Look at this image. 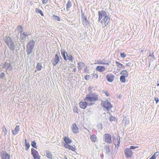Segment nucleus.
I'll list each match as a JSON object with an SVG mask.
<instances>
[{"label": "nucleus", "instance_id": "nucleus-1", "mask_svg": "<svg viewBox=\"0 0 159 159\" xmlns=\"http://www.w3.org/2000/svg\"><path fill=\"white\" fill-rule=\"evenodd\" d=\"M98 98L97 95L95 94H87L84 99V101L86 102L88 105H92L94 103Z\"/></svg>", "mask_w": 159, "mask_h": 159}, {"label": "nucleus", "instance_id": "nucleus-2", "mask_svg": "<svg viewBox=\"0 0 159 159\" xmlns=\"http://www.w3.org/2000/svg\"><path fill=\"white\" fill-rule=\"evenodd\" d=\"M3 39L9 48L11 50L14 51L15 50L16 45L11 38L9 36H6L3 38Z\"/></svg>", "mask_w": 159, "mask_h": 159}, {"label": "nucleus", "instance_id": "nucleus-3", "mask_svg": "<svg viewBox=\"0 0 159 159\" xmlns=\"http://www.w3.org/2000/svg\"><path fill=\"white\" fill-rule=\"evenodd\" d=\"M34 42L33 40H30L26 46V52L28 55L30 54L32 52L34 48Z\"/></svg>", "mask_w": 159, "mask_h": 159}, {"label": "nucleus", "instance_id": "nucleus-4", "mask_svg": "<svg viewBox=\"0 0 159 159\" xmlns=\"http://www.w3.org/2000/svg\"><path fill=\"white\" fill-rule=\"evenodd\" d=\"M110 20V18L108 16L105 17L101 21V23L103 27H105L108 25Z\"/></svg>", "mask_w": 159, "mask_h": 159}, {"label": "nucleus", "instance_id": "nucleus-5", "mask_svg": "<svg viewBox=\"0 0 159 159\" xmlns=\"http://www.w3.org/2000/svg\"><path fill=\"white\" fill-rule=\"evenodd\" d=\"M31 154L33 155L34 159H40V156L39 155L38 152L33 148L31 149Z\"/></svg>", "mask_w": 159, "mask_h": 159}, {"label": "nucleus", "instance_id": "nucleus-6", "mask_svg": "<svg viewBox=\"0 0 159 159\" xmlns=\"http://www.w3.org/2000/svg\"><path fill=\"white\" fill-rule=\"evenodd\" d=\"M103 139L105 141L108 143L111 142V135L108 134H105L103 136Z\"/></svg>", "mask_w": 159, "mask_h": 159}, {"label": "nucleus", "instance_id": "nucleus-7", "mask_svg": "<svg viewBox=\"0 0 159 159\" xmlns=\"http://www.w3.org/2000/svg\"><path fill=\"white\" fill-rule=\"evenodd\" d=\"M101 104L106 109L108 110L111 108L112 107L111 105L108 100L102 102Z\"/></svg>", "mask_w": 159, "mask_h": 159}, {"label": "nucleus", "instance_id": "nucleus-8", "mask_svg": "<svg viewBox=\"0 0 159 159\" xmlns=\"http://www.w3.org/2000/svg\"><path fill=\"white\" fill-rule=\"evenodd\" d=\"M125 153L126 157L127 158L131 157L133 155L132 151L129 148H126L125 149Z\"/></svg>", "mask_w": 159, "mask_h": 159}, {"label": "nucleus", "instance_id": "nucleus-9", "mask_svg": "<svg viewBox=\"0 0 159 159\" xmlns=\"http://www.w3.org/2000/svg\"><path fill=\"white\" fill-rule=\"evenodd\" d=\"M99 18L98 20H100L102 18L107 16V13L103 11L98 12Z\"/></svg>", "mask_w": 159, "mask_h": 159}, {"label": "nucleus", "instance_id": "nucleus-10", "mask_svg": "<svg viewBox=\"0 0 159 159\" xmlns=\"http://www.w3.org/2000/svg\"><path fill=\"white\" fill-rule=\"evenodd\" d=\"M59 61V56L57 54H56L54 58L52 60V65L54 66H56L58 63Z\"/></svg>", "mask_w": 159, "mask_h": 159}, {"label": "nucleus", "instance_id": "nucleus-11", "mask_svg": "<svg viewBox=\"0 0 159 159\" xmlns=\"http://www.w3.org/2000/svg\"><path fill=\"white\" fill-rule=\"evenodd\" d=\"M1 157L2 159H10V156L6 152L2 151L1 153Z\"/></svg>", "mask_w": 159, "mask_h": 159}, {"label": "nucleus", "instance_id": "nucleus-12", "mask_svg": "<svg viewBox=\"0 0 159 159\" xmlns=\"http://www.w3.org/2000/svg\"><path fill=\"white\" fill-rule=\"evenodd\" d=\"M71 129L73 133L74 134L78 133L79 131L77 127L75 124H72V126L71 127Z\"/></svg>", "mask_w": 159, "mask_h": 159}, {"label": "nucleus", "instance_id": "nucleus-13", "mask_svg": "<svg viewBox=\"0 0 159 159\" xmlns=\"http://www.w3.org/2000/svg\"><path fill=\"white\" fill-rule=\"evenodd\" d=\"M107 80L109 82H112L114 79V75L112 74H107L106 76Z\"/></svg>", "mask_w": 159, "mask_h": 159}, {"label": "nucleus", "instance_id": "nucleus-14", "mask_svg": "<svg viewBox=\"0 0 159 159\" xmlns=\"http://www.w3.org/2000/svg\"><path fill=\"white\" fill-rule=\"evenodd\" d=\"M64 146L65 148H67L74 152L76 150V148L75 147L67 144H65Z\"/></svg>", "mask_w": 159, "mask_h": 159}, {"label": "nucleus", "instance_id": "nucleus-15", "mask_svg": "<svg viewBox=\"0 0 159 159\" xmlns=\"http://www.w3.org/2000/svg\"><path fill=\"white\" fill-rule=\"evenodd\" d=\"M96 69V70L102 72L105 70V68L104 66H99L97 67Z\"/></svg>", "mask_w": 159, "mask_h": 159}, {"label": "nucleus", "instance_id": "nucleus-16", "mask_svg": "<svg viewBox=\"0 0 159 159\" xmlns=\"http://www.w3.org/2000/svg\"><path fill=\"white\" fill-rule=\"evenodd\" d=\"M79 105L80 107L83 109L85 108L88 105V104L86 103V102L84 101V102H81L79 103Z\"/></svg>", "mask_w": 159, "mask_h": 159}, {"label": "nucleus", "instance_id": "nucleus-17", "mask_svg": "<svg viewBox=\"0 0 159 159\" xmlns=\"http://www.w3.org/2000/svg\"><path fill=\"white\" fill-rule=\"evenodd\" d=\"M19 131V126L17 125L14 130H12V134L14 135H16L18 133Z\"/></svg>", "mask_w": 159, "mask_h": 159}, {"label": "nucleus", "instance_id": "nucleus-18", "mask_svg": "<svg viewBox=\"0 0 159 159\" xmlns=\"http://www.w3.org/2000/svg\"><path fill=\"white\" fill-rule=\"evenodd\" d=\"M120 74L122 75L121 76H124L126 78H127L128 76V72L125 70H122L120 73Z\"/></svg>", "mask_w": 159, "mask_h": 159}, {"label": "nucleus", "instance_id": "nucleus-19", "mask_svg": "<svg viewBox=\"0 0 159 159\" xmlns=\"http://www.w3.org/2000/svg\"><path fill=\"white\" fill-rule=\"evenodd\" d=\"M78 69L79 70H81L85 66V64L82 62H80L78 63Z\"/></svg>", "mask_w": 159, "mask_h": 159}, {"label": "nucleus", "instance_id": "nucleus-20", "mask_svg": "<svg viewBox=\"0 0 159 159\" xmlns=\"http://www.w3.org/2000/svg\"><path fill=\"white\" fill-rule=\"evenodd\" d=\"M46 156L50 159H52V155L51 152L48 151H46Z\"/></svg>", "mask_w": 159, "mask_h": 159}, {"label": "nucleus", "instance_id": "nucleus-21", "mask_svg": "<svg viewBox=\"0 0 159 159\" xmlns=\"http://www.w3.org/2000/svg\"><path fill=\"white\" fill-rule=\"evenodd\" d=\"M4 67L7 69L11 70V66L10 63L8 62H6L4 66Z\"/></svg>", "mask_w": 159, "mask_h": 159}, {"label": "nucleus", "instance_id": "nucleus-22", "mask_svg": "<svg viewBox=\"0 0 159 159\" xmlns=\"http://www.w3.org/2000/svg\"><path fill=\"white\" fill-rule=\"evenodd\" d=\"M120 142V138L119 137V139L117 138V140H116L114 143L116 147H118L119 146Z\"/></svg>", "mask_w": 159, "mask_h": 159}, {"label": "nucleus", "instance_id": "nucleus-23", "mask_svg": "<svg viewBox=\"0 0 159 159\" xmlns=\"http://www.w3.org/2000/svg\"><path fill=\"white\" fill-rule=\"evenodd\" d=\"M64 141L67 144V143H71L72 141L67 137H65L64 139Z\"/></svg>", "mask_w": 159, "mask_h": 159}, {"label": "nucleus", "instance_id": "nucleus-24", "mask_svg": "<svg viewBox=\"0 0 159 159\" xmlns=\"http://www.w3.org/2000/svg\"><path fill=\"white\" fill-rule=\"evenodd\" d=\"M90 139L92 142H95L97 140L96 137L94 135H92L91 136Z\"/></svg>", "mask_w": 159, "mask_h": 159}, {"label": "nucleus", "instance_id": "nucleus-25", "mask_svg": "<svg viewBox=\"0 0 159 159\" xmlns=\"http://www.w3.org/2000/svg\"><path fill=\"white\" fill-rule=\"evenodd\" d=\"M115 62L116 64H117V66L118 67V68H124V66H123L121 63L117 61H116Z\"/></svg>", "mask_w": 159, "mask_h": 159}, {"label": "nucleus", "instance_id": "nucleus-26", "mask_svg": "<svg viewBox=\"0 0 159 159\" xmlns=\"http://www.w3.org/2000/svg\"><path fill=\"white\" fill-rule=\"evenodd\" d=\"M42 68V64L40 63H38L36 66V69L38 70H40Z\"/></svg>", "mask_w": 159, "mask_h": 159}, {"label": "nucleus", "instance_id": "nucleus-27", "mask_svg": "<svg viewBox=\"0 0 159 159\" xmlns=\"http://www.w3.org/2000/svg\"><path fill=\"white\" fill-rule=\"evenodd\" d=\"M61 53L62 54V57H63L64 59L65 60H66V55L67 57L68 55L67 53H66L65 52H63L62 51H61Z\"/></svg>", "mask_w": 159, "mask_h": 159}, {"label": "nucleus", "instance_id": "nucleus-28", "mask_svg": "<svg viewBox=\"0 0 159 159\" xmlns=\"http://www.w3.org/2000/svg\"><path fill=\"white\" fill-rule=\"evenodd\" d=\"M35 12L37 13H40L42 16H43V13L42 11L41 10L39 9L38 8H36Z\"/></svg>", "mask_w": 159, "mask_h": 159}, {"label": "nucleus", "instance_id": "nucleus-29", "mask_svg": "<svg viewBox=\"0 0 159 159\" xmlns=\"http://www.w3.org/2000/svg\"><path fill=\"white\" fill-rule=\"evenodd\" d=\"M83 19V23L84 25L88 23V21L87 20V18L85 17H84L82 18Z\"/></svg>", "mask_w": 159, "mask_h": 159}, {"label": "nucleus", "instance_id": "nucleus-30", "mask_svg": "<svg viewBox=\"0 0 159 159\" xmlns=\"http://www.w3.org/2000/svg\"><path fill=\"white\" fill-rule=\"evenodd\" d=\"M95 64H106L108 66L109 65L108 63H105L104 62V60L101 61H98Z\"/></svg>", "mask_w": 159, "mask_h": 159}, {"label": "nucleus", "instance_id": "nucleus-31", "mask_svg": "<svg viewBox=\"0 0 159 159\" xmlns=\"http://www.w3.org/2000/svg\"><path fill=\"white\" fill-rule=\"evenodd\" d=\"M125 78L124 76L121 75L120 78V81L122 83H125L126 81Z\"/></svg>", "mask_w": 159, "mask_h": 159}, {"label": "nucleus", "instance_id": "nucleus-32", "mask_svg": "<svg viewBox=\"0 0 159 159\" xmlns=\"http://www.w3.org/2000/svg\"><path fill=\"white\" fill-rule=\"evenodd\" d=\"M17 30L18 31H19L20 33V34H22L23 33V27L21 25L19 26L18 27Z\"/></svg>", "mask_w": 159, "mask_h": 159}, {"label": "nucleus", "instance_id": "nucleus-33", "mask_svg": "<svg viewBox=\"0 0 159 159\" xmlns=\"http://www.w3.org/2000/svg\"><path fill=\"white\" fill-rule=\"evenodd\" d=\"M25 146L27 147L26 148H25V150H27L30 147V144H29V143H27V140L26 139H25Z\"/></svg>", "mask_w": 159, "mask_h": 159}, {"label": "nucleus", "instance_id": "nucleus-34", "mask_svg": "<svg viewBox=\"0 0 159 159\" xmlns=\"http://www.w3.org/2000/svg\"><path fill=\"white\" fill-rule=\"evenodd\" d=\"M105 149L106 150V153L107 154H108L110 152V150L108 146H106L105 147Z\"/></svg>", "mask_w": 159, "mask_h": 159}, {"label": "nucleus", "instance_id": "nucleus-35", "mask_svg": "<svg viewBox=\"0 0 159 159\" xmlns=\"http://www.w3.org/2000/svg\"><path fill=\"white\" fill-rule=\"evenodd\" d=\"M66 9H68L71 7V2L70 1H68L67 3L66 4Z\"/></svg>", "mask_w": 159, "mask_h": 159}, {"label": "nucleus", "instance_id": "nucleus-36", "mask_svg": "<svg viewBox=\"0 0 159 159\" xmlns=\"http://www.w3.org/2000/svg\"><path fill=\"white\" fill-rule=\"evenodd\" d=\"M24 34V33H23L22 34H20V38L21 39L23 40H25V38L26 36H25V35Z\"/></svg>", "mask_w": 159, "mask_h": 159}, {"label": "nucleus", "instance_id": "nucleus-37", "mask_svg": "<svg viewBox=\"0 0 159 159\" xmlns=\"http://www.w3.org/2000/svg\"><path fill=\"white\" fill-rule=\"evenodd\" d=\"M36 143L34 141L32 142V143H31V145L32 146V147H33L34 148H36L37 146H36Z\"/></svg>", "mask_w": 159, "mask_h": 159}, {"label": "nucleus", "instance_id": "nucleus-38", "mask_svg": "<svg viewBox=\"0 0 159 159\" xmlns=\"http://www.w3.org/2000/svg\"><path fill=\"white\" fill-rule=\"evenodd\" d=\"M5 76V74L4 72H2L0 75V79H3Z\"/></svg>", "mask_w": 159, "mask_h": 159}, {"label": "nucleus", "instance_id": "nucleus-39", "mask_svg": "<svg viewBox=\"0 0 159 159\" xmlns=\"http://www.w3.org/2000/svg\"><path fill=\"white\" fill-rule=\"evenodd\" d=\"M3 131L5 135L7 134V131L6 128L4 126L3 128Z\"/></svg>", "mask_w": 159, "mask_h": 159}, {"label": "nucleus", "instance_id": "nucleus-40", "mask_svg": "<svg viewBox=\"0 0 159 159\" xmlns=\"http://www.w3.org/2000/svg\"><path fill=\"white\" fill-rule=\"evenodd\" d=\"M84 78L86 80H89L90 78V75H85Z\"/></svg>", "mask_w": 159, "mask_h": 159}, {"label": "nucleus", "instance_id": "nucleus-41", "mask_svg": "<svg viewBox=\"0 0 159 159\" xmlns=\"http://www.w3.org/2000/svg\"><path fill=\"white\" fill-rule=\"evenodd\" d=\"M159 152H155L153 155L156 158L159 155Z\"/></svg>", "mask_w": 159, "mask_h": 159}, {"label": "nucleus", "instance_id": "nucleus-42", "mask_svg": "<svg viewBox=\"0 0 159 159\" xmlns=\"http://www.w3.org/2000/svg\"><path fill=\"white\" fill-rule=\"evenodd\" d=\"M126 56V55L124 53H121L120 54V56L121 57L124 58Z\"/></svg>", "mask_w": 159, "mask_h": 159}, {"label": "nucleus", "instance_id": "nucleus-43", "mask_svg": "<svg viewBox=\"0 0 159 159\" xmlns=\"http://www.w3.org/2000/svg\"><path fill=\"white\" fill-rule=\"evenodd\" d=\"M73 57L71 56H69L68 57V59L69 61H70L71 62H72L73 61Z\"/></svg>", "mask_w": 159, "mask_h": 159}, {"label": "nucleus", "instance_id": "nucleus-44", "mask_svg": "<svg viewBox=\"0 0 159 159\" xmlns=\"http://www.w3.org/2000/svg\"><path fill=\"white\" fill-rule=\"evenodd\" d=\"M138 147L137 146H130V148L129 149H130V150L131 149H135L136 148H138Z\"/></svg>", "mask_w": 159, "mask_h": 159}, {"label": "nucleus", "instance_id": "nucleus-45", "mask_svg": "<svg viewBox=\"0 0 159 159\" xmlns=\"http://www.w3.org/2000/svg\"><path fill=\"white\" fill-rule=\"evenodd\" d=\"M43 3L44 4H47L48 1V0H42Z\"/></svg>", "mask_w": 159, "mask_h": 159}, {"label": "nucleus", "instance_id": "nucleus-46", "mask_svg": "<svg viewBox=\"0 0 159 159\" xmlns=\"http://www.w3.org/2000/svg\"><path fill=\"white\" fill-rule=\"evenodd\" d=\"M115 118L114 116H111L110 117V119L111 121H112V120H115Z\"/></svg>", "mask_w": 159, "mask_h": 159}, {"label": "nucleus", "instance_id": "nucleus-47", "mask_svg": "<svg viewBox=\"0 0 159 159\" xmlns=\"http://www.w3.org/2000/svg\"><path fill=\"white\" fill-rule=\"evenodd\" d=\"M54 16L55 17V19L56 20H57L58 21H60V18L58 16Z\"/></svg>", "mask_w": 159, "mask_h": 159}, {"label": "nucleus", "instance_id": "nucleus-48", "mask_svg": "<svg viewBox=\"0 0 159 159\" xmlns=\"http://www.w3.org/2000/svg\"><path fill=\"white\" fill-rule=\"evenodd\" d=\"M149 159H156V158L153 155H152Z\"/></svg>", "mask_w": 159, "mask_h": 159}, {"label": "nucleus", "instance_id": "nucleus-49", "mask_svg": "<svg viewBox=\"0 0 159 159\" xmlns=\"http://www.w3.org/2000/svg\"><path fill=\"white\" fill-rule=\"evenodd\" d=\"M155 100L156 101V103H157V102L158 101V98H155Z\"/></svg>", "mask_w": 159, "mask_h": 159}, {"label": "nucleus", "instance_id": "nucleus-50", "mask_svg": "<svg viewBox=\"0 0 159 159\" xmlns=\"http://www.w3.org/2000/svg\"><path fill=\"white\" fill-rule=\"evenodd\" d=\"M24 34L25 35V36H28V35H29V34H28V33H24Z\"/></svg>", "mask_w": 159, "mask_h": 159}, {"label": "nucleus", "instance_id": "nucleus-51", "mask_svg": "<svg viewBox=\"0 0 159 159\" xmlns=\"http://www.w3.org/2000/svg\"><path fill=\"white\" fill-rule=\"evenodd\" d=\"M105 94L107 96H109L108 93L105 92Z\"/></svg>", "mask_w": 159, "mask_h": 159}, {"label": "nucleus", "instance_id": "nucleus-52", "mask_svg": "<svg viewBox=\"0 0 159 159\" xmlns=\"http://www.w3.org/2000/svg\"><path fill=\"white\" fill-rule=\"evenodd\" d=\"M64 159H67V158L66 156H64Z\"/></svg>", "mask_w": 159, "mask_h": 159}, {"label": "nucleus", "instance_id": "nucleus-53", "mask_svg": "<svg viewBox=\"0 0 159 159\" xmlns=\"http://www.w3.org/2000/svg\"><path fill=\"white\" fill-rule=\"evenodd\" d=\"M95 75L96 76L95 77H96V78H98V75Z\"/></svg>", "mask_w": 159, "mask_h": 159}, {"label": "nucleus", "instance_id": "nucleus-54", "mask_svg": "<svg viewBox=\"0 0 159 159\" xmlns=\"http://www.w3.org/2000/svg\"><path fill=\"white\" fill-rule=\"evenodd\" d=\"M126 65H127V66H129V65H128V64H127V63Z\"/></svg>", "mask_w": 159, "mask_h": 159}, {"label": "nucleus", "instance_id": "nucleus-55", "mask_svg": "<svg viewBox=\"0 0 159 159\" xmlns=\"http://www.w3.org/2000/svg\"><path fill=\"white\" fill-rule=\"evenodd\" d=\"M159 85V84H157V86H158Z\"/></svg>", "mask_w": 159, "mask_h": 159}, {"label": "nucleus", "instance_id": "nucleus-56", "mask_svg": "<svg viewBox=\"0 0 159 159\" xmlns=\"http://www.w3.org/2000/svg\"><path fill=\"white\" fill-rule=\"evenodd\" d=\"M119 1H120L121 0H118Z\"/></svg>", "mask_w": 159, "mask_h": 159}]
</instances>
